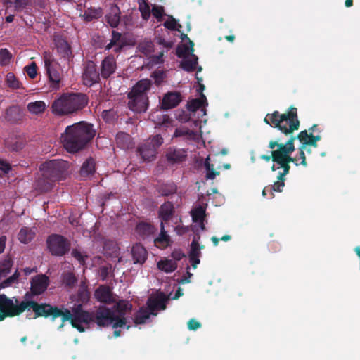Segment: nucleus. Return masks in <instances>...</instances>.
<instances>
[{
  "label": "nucleus",
  "instance_id": "nucleus-1",
  "mask_svg": "<svg viewBox=\"0 0 360 360\" xmlns=\"http://www.w3.org/2000/svg\"><path fill=\"white\" fill-rule=\"evenodd\" d=\"M264 121L271 127L278 129L284 136L288 137L285 141L283 137L271 140L268 145V148L272 150L271 153H274L289 165L290 162H294L296 166L300 165L297 162V157L292 158L290 155L295 150L294 141L296 137L292 134L294 131L298 130L300 127L297 108L291 106L287 112L283 114L277 110L268 113Z\"/></svg>",
  "mask_w": 360,
  "mask_h": 360
},
{
  "label": "nucleus",
  "instance_id": "nucleus-2",
  "mask_svg": "<svg viewBox=\"0 0 360 360\" xmlns=\"http://www.w3.org/2000/svg\"><path fill=\"white\" fill-rule=\"evenodd\" d=\"M31 309L34 312L35 319L40 316L45 318L51 316L54 320L58 317H61L62 315V309L56 306L46 303L39 304L35 301H22L20 304L16 305L6 295H0V321L8 316H18L26 309L30 310Z\"/></svg>",
  "mask_w": 360,
  "mask_h": 360
},
{
  "label": "nucleus",
  "instance_id": "nucleus-3",
  "mask_svg": "<svg viewBox=\"0 0 360 360\" xmlns=\"http://www.w3.org/2000/svg\"><path fill=\"white\" fill-rule=\"evenodd\" d=\"M93 124L82 121L68 126L61 134L64 148L70 153L82 150L95 136Z\"/></svg>",
  "mask_w": 360,
  "mask_h": 360
},
{
  "label": "nucleus",
  "instance_id": "nucleus-4",
  "mask_svg": "<svg viewBox=\"0 0 360 360\" xmlns=\"http://www.w3.org/2000/svg\"><path fill=\"white\" fill-rule=\"evenodd\" d=\"M88 96L82 93L63 94L52 105V112L63 116L73 114L83 109L88 103Z\"/></svg>",
  "mask_w": 360,
  "mask_h": 360
},
{
  "label": "nucleus",
  "instance_id": "nucleus-5",
  "mask_svg": "<svg viewBox=\"0 0 360 360\" xmlns=\"http://www.w3.org/2000/svg\"><path fill=\"white\" fill-rule=\"evenodd\" d=\"M150 80L142 79L132 88L128 94L129 98L128 106L130 110L139 113L147 110L148 107L147 91L150 89Z\"/></svg>",
  "mask_w": 360,
  "mask_h": 360
},
{
  "label": "nucleus",
  "instance_id": "nucleus-6",
  "mask_svg": "<svg viewBox=\"0 0 360 360\" xmlns=\"http://www.w3.org/2000/svg\"><path fill=\"white\" fill-rule=\"evenodd\" d=\"M62 323L58 328L64 326V323L69 321L73 328H77L79 332H84V328L81 323H90L92 321V312L83 309L82 304L75 305L72 312L68 309H62L61 315Z\"/></svg>",
  "mask_w": 360,
  "mask_h": 360
},
{
  "label": "nucleus",
  "instance_id": "nucleus-7",
  "mask_svg": "<svg viewBox=\"0 0 360 360\" xmlns=\"http://www.w3.org/2000/svg\"><path fill=\"white\" fill-rule=\"evenodd\" d=\"M92 321L98 326H108L112 325L113 328H129L127 325L126 318L117 319L114 311L105 307H99L95 311L92 312Z\"/></svg>",
  "mask_w": 360,
  "mask_h": 360
},
{
  "label": "nucleus",
  "instance_id": "nucleus-8",
  "mask_svg": "<svg viewBox=\"0 0 360 360\" xmlns=\"http://www.w3.org/2000/svg\"><path fill=\"white\" fill-rule=\"evenodd\" d=\"M68 169L69 162L61 159L46 161L40 166V170L44 173V176L55 181L63 179Z\"/></svg>",
  "mask_w": 360,
  "mask_h": 360
},
{
  "label": "nucleus",
  "instance_id": "nucleus-9",
  "mask_svg": "<svg viewBox=\"0 0 360 360\" xmlns=\"http://www.w3.org/2000/svg\"><path fill=\"white\" fill-rule=\"evenodd\" d=\"M162 143V137L157 134L148 138L139 146L138 152L144 161H153L156 157L158 148Z\"/></svg>",
  "mask_w": 360,
  "mask_h": 360
},
{
  "label": "nucleus",
  "instance_id": "nucleus-10",
  "mask_svg": "<svg viewBox=\"0 0 360 360\" xmlns=\"http://www.w3.org/2000/svg\"><path fill=\"white\" fill-rule=\"evenodd\" d=\"M47 247L53 256H63L70 250L71 243L64 236L59 234H51L46 240Z\"/></svg>",
  "mask_w": 360,
  "mask_h": 360
},
{
  "label": "nucleus",
  "instance_id": "nucleus-11",
  "mask_svg": "<svg viewBox=\"0 0 360 360\" xmlns=\"http://www.w3.org/2000/svg\"><path fill=\"white\" fill-rule=\"evenodd\" d=\"M44 65L46 72L53 88H58L61 80V74L59 70V64L51 56H45Z\"/></svg>",
  "mask_w": 360,
  "mask_h": 360
},
{
  "label": "nucleus",
  "instance_id": "nucleus-12",
  "mask_svg": "<svg viewBox=\"0 0 360 360\" xmlns=\"http://www.w3.org/2000/svg\"><path fill=\"white\" fill-rule=\"evenodd\" d=\"M169 299V295L160 292L155 297H151L148 299L146 307L150 311L153 316H157L158 310H165L166 309L167 302Z\"/></svg>",
  "mask_w": 360,
  "mask_h": 360
},
{
  "label": "nucleus",
  "instance_id": "nucleus-13",
  "mask_svg": "<svg viewBox=\"0 0 360 360\" xmlns=\"http://www.w3.org/2000/svg\"><path fill=\"white\" fill-rule=\"evenodd\" d=\"M82 80L86 86H92L100 81V74L93 61H88L85 65L82 73Z\"/></svg>",
  "mask_w": 360,
  "mask_h": 360
},
{
  "label": "nucleus",
  "instance_id": "nucleus-14",
  "mask_svg": "<svg viewBox=\"0 0 360 360\" xmlns=\"http://www.w3.org/2000/svg\"><path fill=\"white\" fill-rule=\"evenodd\" d=\"M54 44L60 56L65 60H70L73 58L72 49L68 42L61 36L56 35L53 38Z\"/></svg>",
  "mask_w": 360,
  "mask_h": 360
},
{
  "label": "nucleus",
  "instance_id": "nucleus-15",
  "mask_svg": "<svg viewBox=\"0 0 360 360\" xmlns=\"http://www.w3.org/2000/svg\"><path fill=\"white\" fill-rule=\"evenodd\" d=\"M260 158L263 160H265L266 162H269L270 160H271L275 163L278 164L279 167H276V165L274 164L271 169L272 171H276L277 169L282 168L283 172H279L278 175L280 176V178H285V176L289 173L290 166V165L280 158L279 157L276 156L274 153H271V155H266L263 154L260 155Z\"/></svg>",
  "mask_w": 360,
  "mask_h": 360
},
{
  "label": "nucleus",
  "instance_id": "nucleus-16",
  "mask_svg": "<svg viewBox=\"0 0 360 360\" xmlns=\"http://www.w3.org/2000/svg\"><path fill=\"white\" fill-rule=\"evenodd\" d=\"M49 278L44 274L37 275L31 281V292L34 295L42 294L48 288Z\"/></svg>",
  "mask_w": 360,
  "mask_h": 360
},
{
  "label": "nucleus",
  "instance_id": "nucleus-17",
  "mask_svg": "<svg viewBox=\"0 0 360 360\" xmlns=\"http://www.w3.org/2000/svg\"><path fill=\"white\" fill-rule=\"evenodd\" d=\"M182 101V96L179 92L170 91L165 94L161 102V107L164 110L176 108Z\"/></svg>",
  "mask_w": 360,
  "mask_h": 360
},
{
  "label": "nucleus",
  "instance_id": "nucleus-18",
  "mask_svg": "<svg viewBox=\"0 0 360 360\" xmlns=\"http://www.w3.org/2000/svg\"><path fill=\"white\" fill-rule=\"evenodd\" d=\"M95 298L101 303L112 304L115 302L111 288L108 285H100L94 292Z\"/></svg>",
  "mask_w": 360,
  "mask_h": 360
},
{
  "label": "nucleus",
  "instance_id": "nucleus-19",
  "mask_svg": "<svg viewBox=\"0 0 360 360\" xmlns=\"http://www.w3.org/2000/svg\"><path fill=\"white\" fill-rule=\"evenodd\" d=\"M126 45L125 39L122 34L113 30L110 42L105 46V50H110L113 48V51L116 53H120Z\"/></svg>",
  "mask_w": 360,
  "mask_h": 360
},
{
  "label": "nucleus",
  "instance_id": "nucleus-20",
  "mask_svg": "<svg viewBox=\"0 0 360 360\" xmlns=\"http://www.w3.org/2000/svg\"><path fill=\"white\" fill-rule=\"evenodd\" d=\"M115 70L116 61L112 55L108 56L102 60L101 67V75L102 77L105 79L108 78L115 72Z\"/></svg>",
  "mask_w": 360,
  "mask_h": 360
},
{
  "label": "nucleus",
  "instance_id": "nucleus-21",
  "mask_svg": "<svg viewBox=\"0 0 360 360\" xmlns=\"http://www.w3.org/2000/svg\"><path fill=\"white\" fill-rule=\"evenodd\" d=\"M295 137L301 143L306 146H310L314 148L317 147V141L321 139V136L320 135H313L312 132L309 134L307 130L300 131Z\"/></svg>",
  "mask_w": 360,
  "mask_h": 360
},
{
  "label": "nucleus",
  "instance_id": "nucleus-22",
  "mask_svg": "<svg viewBox=\"0 0 360 360\" xmlns=\"http://www.w3.org/2000/svg\"><path fill=\"white\" fill-rule=\"evenodd\" d=\"M204 248V245L200 246L198 242L194 238L191 244V250L189 252V260L192 266L195 269L200 264V250Z\"/></svg>",
  "mask_w": 360,
  "mask_h": 360
},
{
  "label": "nucleus",
  "instance_id": "nucleus-23",
  "mask_svg": "<svg viewBox=\"0 0 360 360\" xmlns=\"http://www.w3.org/2000/svg\"><path fill=\"white\" fill-rule=\"evenodd\" d=\"M131 255L134 264H143L148 256L146 248L140 243H136L131 248Z\"/></svg>",
  "mask_w": 360,
  "mask_h": 360
},
{
  "label": "nucleus",
  "instance_id": "nucleus-24",
  "mask_svg": "<svg viewBox=\"0 0 360 360\" xmlns=\"http://www.w3.org/2000/svg\"><path fill=\"white\" fill-rule=\"evenodd\" d=\"M186 156V150L180 148H169L166 153L167 160L171 163L181 162L185 160Z\"/></svg>",
  "mask_w": 360,
  "mask_h": 360
},
{
  "label": "nucleus",
  "instance_id": "nucleus-25",
  "mask_svg": "<svg viewBox=\"0 0 360 360\" xmlns=\"http://www.w3.org/2000/svg\"><path fill=\"white\" fill-rule=\"evenodd\" d=\"M55 181L49 176H45L42 172L41 176L39 177L35 184V189L39 193H46L51 191Z\"/></svg>",
  "mask_w": 360,
  "mask_h": 360
},
{
  "label": "nucleus",
  "instance_id": "nucleus-26",
  "mask_svg": "<svg viewBox=\"0 0 360 360\" xmlns=\"http://www.w3.org/2000/svg\"><path fill=\"white\" fill-rule=\"evenodd\" d=\"M115 140L117 147L121 149L128 150L132 148L134 146L132 138L127 133L123 131L118 132L116 135Z\"/></svg>",
  "mask_w": 360,
  "mask_h": 360
},
{
  "label": "nucleus",
  "instance_id": "nucleus-27",
  "mask_svg": "<svg viewBox=\"0 0 360 360\" xmlns=\"http://www.w3.org/2000/svg\"><path fill=\"white\" fill-rule=\"evenodd\" d=\"M136 232L143 238L153 236L157 229L152 224L146 222H141L136 226Z\"/></svg>",
  "mask_w": 360,
  "mask_h": 360
},
{
  "label": "nucleus",
  "instance_id": "nucleus-28",
  "mask_svg": "<svg viewBox=\"0 0 360 360\" xmlns=\"http://www.w3.org/2000/svg\"><path fill=\"white\" fill-rule=\"evenodd\" d=\"M120 10L117 6L110 8V12L106 14L105 18L112 27H117L120 22Z\"/></svg>",
  "mask_w": 360,
  "mask_h": 360
},
{
  "label": "nucleus",
  "instance_id": "nucleus-29",
  "mask_svg": "<svg viewBox=\"0 0 360 360\" xmlns=\"http://www.w3.org/2000/svg\"><path fill=\"white\" fill-rule=\"evenodd\" d=\"M174 214V206L170 202L163 203L159 210L158 214L162 221H168Z\"/></svg>",
  "mask_w": 360,
  "mask_h": 360
},
{
  "label": "nucleus",
  "instance_id": "nucleus-30",
  "mask_svg": "<svg viewBox=\"0 0 360 360\" xmlns=\"http://www.w3.org/2000/svg\"><path fill=\"white\" fill-rule=\"evenodd\" d=\"M132 307L131 304L124 300L119 301L113 307L114 312L117 319L125 318V315Z\"/></svg>",
  "mask_w": 360,
  "mask_h": 360
},
{
  "label": "nucleus",
  "instance_id": "nucleus-31",
  "mask_svg": "<svg viewBox=\"0 0 360 360\" xmlns=\"http://www.w3.org/2000/svg\"><path fill=\"white\" fill-rule=\"evenodd\" d=\"M189 46L186 44L178 45L176 49V54L179 58H186L188 55L193 54L194 52V43L193 41L189 40Z\"/></svg>",
  "mask_w": 360,
  "mask_h": 360
},
{
  "label": "nucleus",
  "instance_id": "nucleus-32",
  "mask_svg": "<svg viewBox=\"0 0 360 360\" xmlns=\"http://www.w3.org/2000/svg\"><path fill=\"white\" fill-rule=\"evenodd\" d=\"M95 172V160L92 158L86 159L82 164L79 174L82 176H88Z\"/></svg>",
  "mask_w": 360,
  "mask_h": 360
},
{
  "label": "nucleus",
  "instance_id": "nucleus-33",
  "mask_svg": "<svg viewBox=\"0 0 360 360\" xmlns=\"http://www.w3.org/2000/svg\"><path fill=\"white\" fill-rule=\"evenodd\" d=\"M150 315H152V313L147 307H141L134 314V323L136 324H143L150 318Z\"/></svg>",
  "mask_w": 360,
  "mask_h": 360
},
{
  "label": "nucleus",
  "instance_id": "nucleus-34",
  "mask_svg": "<svg viewBox=\"0 0 360 360\" xmlns=\"http://www.w3.org/2000/svg\"><path fill=\"white\" fill-rule=\"evenodd\" d=\"M35 236V232L30 228L23 227L18 233L19 240L25 244L30 243Z\"/></svg>",
  "mask_w": 360,
  "mask_h": 360
},
{
  "label": "nucleus",
  "instance_id": "nucleus-35",
  "mask_svg": "<svg viewBox=\"0 0 360 360\" xmlns=\"http://www.w3.org/2000/svg\"><path fill=\"white\" fill-rule=\"evenodd\" d=\"M138 50L146 56L154 51V44L149 39H144L141 41L137 46Z\"/></svg>",
  "mask_w": 360,
  "mask_h": 360
},
{
  "label": "nucleus",
  "instance_id": "nucleus-36",
  "mask_svg": "<svg viewBox=\"0 0 360 360\" xmlns=\"http://www.w3.org/2000/svg\"><path fill=\"white\" fill-rule=\"evenodd\" d=\"M158 267L166 273H171L176 269L177 264L171 259L160 260L158 262Z\"/></svg>",
  "mask_w": 360,
  "mask_h": 360
},
{
  "label": "nucleus",
  "instance_id": "nucleus-37",
  "mask_svg": "<svg viewBox=\"0 0 360 360\" xmlns=\"http://www.w3.org/2000/svg\"><path fill=\"white\" fill-rule=\"evenodd\" d=\"M46 105L42 101L30 102L27 105V110L32 114L38 115L44 112Z\"/></svg>",
  "mask_w": 360,
  "mask_h": 360
},
{
  "label": "nucleus",
  "instance_id": "nucleus-38",
  "mask_svg": "<svg viewBox=\"0 0 360 360\" xmlns=\"http://www.w3.org/2000/svg\"><path fill=\"white\" fill-rule=\"evenodd\" d=\"M198 64V57L192 54L191 58L184 59L181 62L180 67L185 71L193 72L195 70Z\"/></svg>",
  "mask_w": 360,
  "mask_h": 360
},
{
  "label": "nucleus",
  "instance_id": "nucleus-39",
  "mask_svg": "<svg viewBox=\"0 0 360 360\" xmlns=\"http://www.w3.org/2000/svg\"><path fill=\"white\" fill-rule=\"evenodd\" d=\"M205 103H207V98L204 94H202L199 98L192 99L187 104V108L188 110L191 112H195L199 108L202 107Z\"/></svg>",
  "mask_w": 360,
  "mask_h": 360
},
{
  "label": "nucleus",
  "instance_id": "nucleus-40",
  "mask_svg": "<svg viewBox=\"0 0 360 360\" xmlns=\"http://www.w3.org/2000/svg\"><path fill=\"white\" fill-rule=\"evenodd\" d=\"M170 242V237L167 234V231L165 229L164 223L161 221L160 223V233L159 236L154 240V243L155 245L160 244L162 245H167Z\"/></svg>",
  "mask_w": 360,
  "mask_h": 360
},
{
  "label": "nucleus",
  "instance_id": "nucleus-41",
  "mask_svg": "<svg viewBox=\"0 0 360 360\" xmlns=\"http://www.w3.org/2000/svg\"><path fill=\"white\" fill-rule=\"evenodd\" d=\"M13 264V262L10 257H7L0 262V279L10 273Z\"/></svg>",
  "mask_w": 360,
  "mask_h": 360
},
{
  "label": "nucleus",
  "instance_id": "nucleus-42",
  "mask_svg": "<svg viewBox=\"0 0 360 360\" xmlns=\"http://www.w3.org/2000/svg\"><path fill=\"white\" fill-rule=\"evenodd\" d=\"M7 148L12 151H19L22 150L25 146L24 141L21 139H11L6 141Z\"/></svg>",
  "mask_w": 360,
  "mask_h": 360
},
{
  "label": "nucleus",
  "instance_id": "nucleus-43",
  "mask_svg": "<svg viewBox=\"0 0 360 360\" xmlns=\"http://www.w3.org/2000/svg\"><path fill=\"white\" fill-rule=\"evenodd\" d=\"M191 214L194 222L205 221L206 216L205 208L202 206H198L192 210Z\"/></svg>",
  "mask_w": 360,
  "mask_h": 360
},
{
  "label": "nucleus",
  "instance_id": "nucleus-44",
  "mask_svg": "<svg viewBox=\"0 0 360 360\" xmlns=\"http://www.w3.org/2000/svg\"><path fill=\"white\" fill-rule=\"evenodd\" d=\"M210 158L207 156L205 160V167L206 169V178L207 179H214L217 176L219 175V172H217L214 169V166L210 162Z\"/></svg>",
  "mask_w": 360,
  "mask_h": 360
},
{
  "label": "nucleus",
  "instance_id": "nucleus-45",
  "mask_svg": "<svg viewBox=\"0 0 360 360\" xmlns=\"http://www.w3.org/2000/svg\"><path fill=\"white\" fill-rule=\"evenodd\" d=\"M6 82L7 86L13 89H19L22 88V84L18 81L16 77L12 72L6 75Z\"/></svg>",
  "mask_w": 360,
  "mask_h": 360
},
{
  "label": "nucleus",
  "instance_id": "nucleus-46",
  "mask_svg": "<svg viewBox=\"0 0 360 360\" xmlns=\"http://www.w3.org/2000/svg\"><path fill=\"white\" fill-rule=\"evenodd\" d=\"M101 15V8H88L83 15L86 21L90 22L94 19H98Z\"/></svg>",
  "mask_w": 360,
  "mask_h": 360
},
{
  "label": "nucleus",
  "instance_id": "nucleus-47",
  "mask_svg": "<svg viewBox=\"0 0 360 360\" xmlns=\"http://www.w3.org/2000/svg\"><path fill=\"white\" fill-rule=\"evenodd\" d=\"M176 189H177L176 186L174 184L171 183V184H165V185H163L162 186H161L159 190V192L161 193L162 195L169 196L172 194L175 193L176 191Z\"/></svg>",
  "mask_w": 360,
  "mask_h": 360
},
{
  "label": "nucleus",
  "instance_id": "nucleus-48",
  "mask_svg": "<svg viewBox=\"0 0 360 360\" xmlns=\"http://www.w3.org/2000/svg\"><path fill=\"white\" fill-rule=\"evenodd\" d=\"M12 55L6 49H0V65H6L10 63Z\"/></svg>",
  "mask_w": 360,
  "mask_h": 360
},
{
  "label": "nucleus",
  "instance_id": "nucleus-49",
  "mask_svg": "<svg viewBox=\"0 0 360 360\" xmlns=\"http://www.w3.org/2000/svg\"><path fill=\"white\" fill-rule=\"evenodd\" d=\"M77 281V279L73 273L69 272L63 275V282L66 286L72 287Z\"/></svg>",
  "mask_w": 360,
  "mask_h": 360
},
{
  "label": "nucleus",
  "instance_id": "nucleus-50",
  "mask_svg": "<svg viewBox=\"0 0 360 360\" xmlns=\"http://www.w3.org/2000/svg\"><path fill=\"white\" fill-rule=\"evenodd\" d=\"M164 26L170 30H178L180 31L181 25L177 24L176 19L172 16H170L165 22Z\"/></svg>",
  "mask_w": 360,
  "mask_h": 360
},
{
  "label": "nucleus",
  "instance_id": "nucleus-51",
  "mask_svg": "<svg viewBox=\"0 0 360 360\" xmlns=\"http://www.w3.org/2000/svg\"><path fill=\"white\" fill-rule=\"evenodd\" d=\"M72 256L75 258L81 265H84L86 259L88 258L87 255H84L77 249H73L72 250Z\"/></svg>",
  "mask_w": 360,
  "mask_h": 360
},
{
  "label": "nucleus",
  "instance_id": "nucleus-52",
  "mask_svg": "<svg viewBox=\"0 0 360 360\" xmlns=\"http://www.w3.org/2000/svg\"><path fill=\"white\" fill-rule=\"evenodd\" d=\"M175 136H188L189 139H193L195 133L193 131L187 129H176L174 133Z\"/></svg>",
  "mask_w": 360,
  "mask_h": 360
},
{
  "label": "nucleus",
  "instance_id": "nucleus-53",
  "mask_svg": "<svg viewBox=\"0 0 360 360\" xmlns=\"http://www.w3.org/2000/svg\"><path fill=\"white\" fill-rule=\"evenodd\" d=\"M24 69L31 79L36 77L37 75V66L34 62H32L30 65L25 66Z\"/></svg>",
  "mask_w": 360,
  "mask_h": 360
},
{
  "label": "nucleus",
  "instance_id": "nucleus-54",
  "mask_svg": "<svg viewBox=\"0 0 360 360\" xmlns=\"http://www.w3.org/2000/svg\"><path fill=\"white\" fill-rule=\"evenodd\" d=\"M278 181L274 182L273 186H269V187L272 188V192L276 191V192H281L283 190V188L285 186V178H280V176L278 175Z\"/></svg>",
  "mask_w": 360,
  "mask_h": 360
},
{
  "label": "nucleus",
  "instance_id": "nucleus-55",
  "mask_svg": "<svg viewBox=\"0 0 360 360\" xmlns=\"http://www.w3.org/2000/svg\"><path fill=\"white\" fill-rule=\"evenodd\" d=\"M307 150V146L302 143H301V146L299 148V158L298 159H301L300 165H302L304 167L307 166V162L306 160V156L304 154V150Z\"/></svg>",
  "mask_w": 360,
  "mask_h": 360
},
{
  "label": "nucleus",
  "instance_id": "nucleus-56",
  "mask_svg": "<svg viewBox=\"0 0 360 360\" xmlns=\"http://www.w3.org/2000/svg\"><path fill=\"white\" fill-rule=\"evenodd\" d=\"M18 112V109L17 107L12 106L8 108L6 111V118L8 121H14L15 120V117H13V115H16Z\"/></svg>",
  "mask_w": 360,
  "mask_h": 360
},
{
  "label": "nucleus",
  "instance_id": "nucleus-57",
  "mask_svg": "<svg viewBox=\"0 0 360 360\" xmlns=\"http://www.w3.org/2000/svg\"><path fill=\"white\" fill-rule=\"evenodd\" d=\"M201 327V323L196 320L192 319L188 322V328L189 330H195Z\"/></svg>",
  "mask_w": 360,
  "mask_h": 360
},
{
  "label": "nucleus",
  "instance_id": "nucleus-58",
  "mask_svg": "<svg viewBox=\"0 0 360 360\" xmlns=\"http://www.w3.org/2000/svg\"><path fill=\"white\" fill-rule=\"evenodd\" d=\"M164 54H165L164 50L160 51L157 55H154L152 57L153 61L157 64L162 63L164 62V60H163Z\"/></svg>",
  "mask_w": 360,
  "mask_h": 360
},
{
  "label": "nucleus",
  "instance_id": "nucleus-59",
  "mask_svg": "<svg viewBox=\"0 0 360 360\" xmlns=\"http://www.w3.org/2000/svg\"><path fill=\"white\" fill-rule=\"evenodd\" d=\"M185 257V254L181 250H174L172 253V257L175 261H179Z\"/></svg>",
  "mask_w": 360,
  "mask_h": 360
},
{
  "label": "nucleus",
  "instance_id": "nucleus-60",
  "mask_svg": "<svg viewBox=\"0 0 360 360\" xmlns=\"http://www.w3.org/2000/svg\"><path fill=\"white\" fill-rule=\"evenodd\" d=\"M11 169V165L6 161L0 159V170L4 173H8Z\"/></svg>",
  "mask_w": 360,
  "mask_h": 360
},
{
  "label": "nucleus",
  "instance_id": "nucleus-61",
  "mask_svg": "<svg viewBox=\"0 0 360 360\" xmlns=\"http://www.w3.org/2000/svg\"><path fill=\"white\" fill-rule=\"evenodd\" d=\"M16 281H17V280H15V278L14 277L11 276L10 277L5 279L2 282L1 285L3 288L8 287V286L11 285L13 283H15Z\"/></svg>",
  "mask_w": 360,
  "mask_h": 360
},
{
  "label": "nucleus",
  "instance_id": "nucleus-62",
  "mask_svg": "<svg viewBox=\"0 0 360 360\" xmlns=\"http://www.w3.org/2000/svg\"><path fill=\"white\" fill-rule=\"evenodd\" d=\"M109 274V268L107 266H101L100 268V276L103 280H105Z\"/></svg>",
  "mask_w": 360,
  "mask_h": 360
},
{
  "label": "nucleus",
  "instance_id": "nucleus-63",
  "mask_svg": "<svg viewBox=\"0 0 360 360\" xmlns=\"http://www.w3.org/2000/svg\"><path fill=\"white\" fill-rule=\"evenodd\" d=\"M153 77L156 82H160L164 77V73L162 71L155 72H153Z\"/></svg>",
  "mask_w": 360,
  "mask_h": 360
},
{
  "label": "nucleus",
  "instance_id": "nucleus-64",
  "mask_svg": "<svg viewBox=\"0 0 360 360\" xmlns=\"http://www.w3.org/2000/svg\"><path fill=\"white\" fill-rule=\"evenodd\" d=\"M163 10L162 8H154L153 9V15L157 18H161L162 16Z\"/></svg>",
  "mask_w": 360,
  "mask_h": 360
}]
</instances>
